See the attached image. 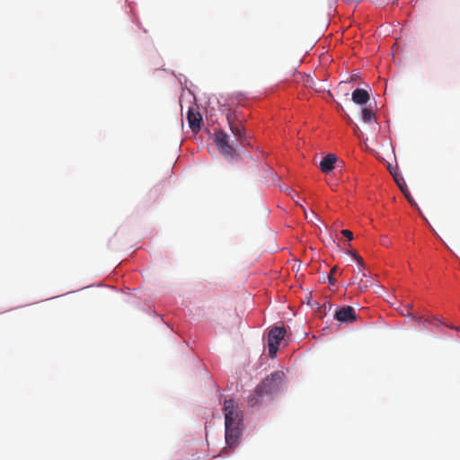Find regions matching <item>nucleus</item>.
<instances>
[{"label":"nucleus","instance_id":"nucleus-5","mask_svg":"<svg viewBox=\"0 0 460 460\" xmlns=\"http://www.w3.org/2000/svg\"><path fill=\"white\" fill-rule=\"evenodd\" d=\"M187 119L190 129L193 132H198L201 128L202 117L195 108H189Z\"/></svg>","mask_w":460,"mask_h":460},{"label":"nucleus","instance_id":"nucleus-14","mask_svg":"<svg viewBox=\"0 0 460 460\" xmlns=\"http://www.w3.org/2000/svg\"><path fill=\"white\" fill-rule=\"evenodd\" d=\"M407 316L411 317L418 325L424 320L422 316H416L411 312H408Z\"/></svg>","mask_w":460,"mask_h":460},{"label":"nucleus","instance_id":"nucleus-6","mask_svg":"<svg viewBox=\"0 0 460 460\" xmlns=\"http://www.w3.org/2000/svg\"><path fill=\"white\" fill-rule=\"evenodd\" d=\"M334 317L341 323H351L356 320L355 310L351 306H343L336 311Z\"/></svg>","mask_w":460,"mask_h":460},{"label":"nucleus","instance_id":"nucleus-18","mask_svg":"<svg viewBox=\"0 0 460 460\" xmlns=\"http://www.w3.org/2000/svg\"><path fill=\"white\" fill-rule=\"evenodd\" d=\"M248 402H249L252 406H253V405H255V404L257 403V400L255 399V397H254L253 395H252V396H250V397L248 398Z\"/></svg>","mask_w":460,"mask_h":460},{"label":"nucleus","instance_id":"nucleus-8","mask_svg":"<svg viewBox=\"0 0 460 460\" xmlns=\"http://www.w3.org/2000/svg\"><path fill=\"white\" fill-rule=\"evenodd\" d=\"M337 161V156L333 154L327 155L319 164L321 171L324 173H329L333 168Z\"/></svg>","mask_w":460,"mask_h":460},{"label":"nucleus","instance_id":"nucleus-24","mask_svg":"<svg viewBox=\"0 0 460 460\" xmlns=\"http://www.w3.org/2000/svg\"><path fill=\"white\" fill-rule=\"evenodd\" d=\"M358 127L356 125L354 131H355V134H357V135H358Z\"/></svg>","mask_w":460,"mask_h":460},{"label":"nucleus","instance_id":"nucleus-15","mask_svg":"<svg viewBox=\"0 0 460 460\" xmlns=\"http://www.w3.org/2000/svg\"><path fill=\"white\" fill-rule=\"evenodd\" d=\"M341 234L346 237L349 241L353 239V233L350 230L344 229L341 231Z\"/></svg>","mask_w":460,"mask_h":460},{"label":"nucleus","instance_id":"nucleus-25","mask_svg":"<svg viewBox=\"0 0 460 460\" xmlns=\"http://www.w3.org/2000/svg\"><path fill=\"white\" fill-rule=\"evenodd\" d=\"M424 321H425V322H428V323H433V321L429 320V319H425Z\"/></svg>","mask_w":460,"mask_h":460},{"label":"nucleus","instance_id":"nucleus-9","mask_svg":"<svg viewBox=\"0 0 460 460\" xmlns=\"http://www.w3.org/2000/svg\"><path fill=\"white\" fill-rule=\"evenodd\" d=\"M351 99L355 103L364 105L369 101L370 96L367 91L358 88L352 93Z\"/></svg>","mask_w":460,"mask_h":460},{"label":"nucleus","instance_id":"nucleus-11","mask_svg":"<svg viewBox=\"0 0 460 460\" xmlns=\"http://www.w3.org/2000/svg\"><path fill=\"white\" fill-rule=\"evenodd\" d=\"M374 284V280L372 278H367L366 280L363 279H359V282L358 283V288L361 290V291H365L366 289H367L369 287L373 286Z\"/></svg>","mask_w":460,"mask_h":460},{"label":"nucleus","instance_id":"nucleus-2","mask_svg":"<svg viewBox=\"0 0 460 460\" xmlns=\"http://www.w3.org/2000/svg\"><path fill=\"white\" fill-rule=\"evenodd\" d=\"M284 373L276 371L267 376L255 389L257 396L276 393L279 390L284 378Z\"/></svg>","mask_w":460,"mask_h":460},{"label":"nucleus","instance_id":"nucleus-7","mask_svg":"<svg viewBox=\"0 0 460 460\" xmlns=\"http://www.w3.org/2000/svg\"><path fill=\"white\" fill-rule=\"evenodd\" d=\"M234 115L233 114H227L226 119L230 127V129L234 136L241 142L243 143V141L246 139L244 128L242 125H237L234 123Z\"/></svg>","mask_w":460,"mask_h":460},{"label":"nucleus","instance_id":"nucleus-16","mask_svg":"<svg viewBox=\"0 0 460 460\" xmlns=\"http://www.w3.org/2000/svg\"><path fill=\"white\" fill-rule=\"evenodd\" d=\"M355 260L359 264L360 269L364 270L365 269V264H364L363 259L360 256H358V255H355Z\"/></svg>","mask_w":460,"mask_h":460},{"label":"nucleus","instance_id":"nucleus-10","mask_svg":"<svg viewBox=\"0 0 460 460\" xmlns=\"http://www.w3.org/2000/svg\"><path fill=\"white\" fill-rule=\"evenodd\" d=\"M361 118L364 122L370 123L373 119H375V113L371 109L363 108L361 111Z\"/></svg>","mask_w":460,"mask_h":460},{"label":"nucleus","instance_id":"nucleus-4","mask_svg":"<svg viewBox=\"0 0 460 460\" xmlns=\"http://www.w3.org/2000/svg\"><path fill=\"white\" fill-rule=\"evenodd\" d=\"M286 335L284 327H274L268 334L269 354L270 358L276 357L280 341Z\"/></svg>","mask_w":460,"mask_h":460},{"label":"nucleus","instance_id":"nucleus-1","mask_svg":"<svg viewBox=\"0 0 460 460\" xmlns=\"http://www.w3.org/2000/svg\"><path fill=\"white\" fill-rule=\"evenodd\" d=\"M225 412L226 442L229 447H234L242 433L243 411L233 399H226Z\"/></svg>","mask_w":460,"mask_h":460},{"label":"nucleus","instance_id":"nucleus-20","mask_svg":"<svg viewBox=\"0 0 460 460\" xmlns=\"http://www.w3.org/2000/svg\"><path fill=\"white\" fill-rule=\"evenodd\" d=\"M328 280L331 285H334L336 283V279L332 274L328 275Z\"/></svg>","mask_w":460,"mask_h":460},{"label":"nucleus","instance_id":"nucleus-13","mask_svg":"<svg viewBox=\"0 0 460 460\" xmlns=\"http://www.w3.org/2000/svg\"><path fill=\"white\" fill-rule=\"evenodd\" d=\"M394 180L397 183V185L399 186L400 190L405 193V191L407 190V187H406V184L405 182L403 181V179L402 178H398L397 176H394Z\"/></svg>","mask_w":460,"mask_h":460},{"label":"nucleus","instance_id":"nucleus-17","mask_svg":"<svg viewBox=\"0 0 460 460\" xmlns=\"http://www.w3.org/2000/svg\"><path fill=\"white\" fill-rule=\"evenodd\" d=\"M363 270L359 269V272L358 273V275L355 276L356 279H358L359 277V279H367V274L365 272L362 271Z\"/></svg>","mask_w":460,"mask_h":460},{"label":"nucleus","instance_id":"nucleus-3","mask_svg":"<svg viewBox=\"0 0 460 460\" xmlns=\"http://www.w3.org/2000/svg\"><path fill=\"white\" fill-rule=\"evenodd\" d=\"M214 141L220 152L226 158H233L236 155V149L230 145L229 143V136L220 130L215 133Z\"/></svg>","mask_w":460,"mask_h":460},{"label":"nucleus","instance_id":"nucleus-12","mask_svg":"<svg viewBox=\"0 0 460 460\" xmlns=\"http://www.w3.org/2000/svg\"><path fill=\"white\" fill-rule=\"evenodd\" d=\"M303 84L306 88H313L314 86L315 83H314V78L311 75H306L303 76Z\"/></svg>","mask_w":460,"mask_h":460},{"label":"nucleus","instance_id":"nucleus-19","mask_svg":"<svg viewBox=\"0 0 460 460\" xmlns=\"http://www.w3.org/2000/svg\"><path fill=\"white\" fill-rule=\"evenodd\" d=\"M406 197V199H408V201L411 204V205H414V201L412 200L411 197L410 196V193L408 191V190L405 191V193H403Z\"/></svg>","mask_w":460,"mask_h":460},{"label":"nucleus","instance_id":"nucleus-23","mask_svg":"<svg viewBox=\"0 0 460 460\" xmlns=\"http://www.w3.org/2000/svg\"><path fill=\"white\" fill-rule=\"evenodd\" d=\"M349 254L355 259V255H358L355 252L349 251Z\"/></svg>","mask_w":460,"mask_h":460},{"label":"nucleus","instance_id":"nucleus-22","mask_svg":"<svg viewBox=\"0 0 460 460\" xmlns=\"http://www.w3.org/2000/svg\"><path fill=\"white\" fill-rule=\"evenodd\" d=\"M337 270V267H333L332 270H331V272L330 274L333 275Z\"/></svg>","mask_w":460,"mask_h":460},{"label":"nucleus","instance_id":"nucleus-21","mask_svg":"<svg viewBox=\"0 0 460 460\" xmlns=\"http://www.w3.org/2000/svg\"><path fill=\"white\" fill-rule=\"evenodd\" d=\"M405 308H406V310H403V312H402V314L407 316V314H408V312H411V309L412 308V305H406Z\"/></svg>","mask_w":460,"mask_h":460}]
</instances>
